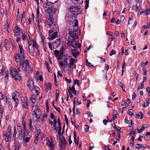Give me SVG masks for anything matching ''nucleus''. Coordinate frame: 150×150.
<instances>
[{"label": "nucleus", "mask_w": 150, "mask_h": 150, "mask_svg": "<svg viewBox=\"0 0 150 150\" xmlns=\"http://www.w3.org/2000/svg\"><path fill=\"white\" fill-rule=\"evenodd\" d=\"M20 71L19 67H17V69L13 68V67H11L9 70V73L11 77L13 78L15 80L19 81L21 79V76L19 73Z\"/></svg>", "instance_id": "1"}, {"label": "nucleus", "mask_w": 150, "mask_h": 150, "mask_svg": "<svg viewBox=\"0 0 150 150\" xmlns=\"http://www.w3.org/2000/svg\"><path fill=\"white\" fill-rule=\"evenodd\" d=\"M18 132V138L20 140L28 136L29 134H30L28 131H25V129L23 130L22 127L18 125L17 127Z\"/></svg>", "instance_id": "2"}, {"label": "nucleus", "mask_w": 150, "mask_h": 150, "mask_svg": "<svg viewBox=\"0 0 150 150\" xmlns=\"http://www.w3.org/2000/svg\"><path fill=\"white\" fill-rule=\"evenodd\" d=\"M22 64V69L23 71L29 73L32 72L33 70V66L30 64L29 61L28 59L24 60Z\"/></svg>", "instance_id": "3"}, {"label": "nucleus", "mask_w": 150, "mask_h": 150, "mask_svg": "<svg viewBox=\"0 0 150 150\" xmlns=\"http://www.w3.org/2000/svg\"><path fill=\"white\" fill-rule=\"evenodd\" d=\"M34 107L35 109L32 114V118L36 120L37 119H40L42 114L39 105H36Z\"/></svg>", "instance_id": "4"}, {"label": "nucleus", "mask_w": 150, "mask_h": 150, "mask_svg": "<svg viewBox=\"0 0 150 150\" xmlns=\"http://www.w3.org/2000/svg\"><path fill=\"white\" fill-rule=\"evenodd\" d=\"M12 136L11 126L8 125L7 131L3 132V137L6 142H8L11 139Z\"/></svg>", "instance_id": "5"}, {"label": "nucleus", "mask_w": 150, "mask_h": 150, "mask_svg": "<svg viewBox=\"0 0 150 150\" xmlns=\"http://www.w3.org/2000/svg\"><path fill=\"white\" fill-rule=\"evenodd\" d=\"M14 58L15 61L17 64H22L24 61L25 55L16 53L14 54Z\"/></svg>", "instance_id": "6"}, {"label": "nucleus", "mask_w": 150, "mask_h": 150, "mask_svg": "<svg viewBox=\"0 0 150 150\" xmlns=\"http://www.w3.org/2000/svg\"><path fill=\"white\" fill-rule=\"evenodd\" d=\"M12 99L14 100L16 103L15 106L16 107L19 104V100L18 98L19 97L20 94L17 91H15L11 94Z\"/></svg>", "instance_id": "7"}, {"label": "nucleus", "mask_w": 150, "mask_h": 150, "mask_svg": "<svg viewBox=\"0 0 150 150\" xmlns=\"http://www.w3.org/2000/svg\"><path fill=\"white\" fill-rule=\"evenodd\" d=\"M69 10L72 13L75 14H80L82 11L81 9L75 6H71L69 8Z\"/></svg>", "instance_id": "8"}, {"label": "nucleus", "mask_w": 150, "mask_h": 150, "mask_svg": "<svg viewBox=\"0 0 150 150\" xmlns=\"http://www.w3.org/2000/svg\"><path fill=\"white\" fill-rule=\"evenodd\" d=\"M54 18L50 17L47 19L46 24L49 25L51 29H53L56 26L55 23H54Z\"/></svg>", "instance_id": "9"}, {"label": "nucleus", "mask_w": 150, "mask_h": 150, "mask_svg": "<svg viewBox=\"0 0 150 150\" xmlns=\"http://www.w3.org/2000/svg\"><path fill=\"white\" fill-rule=\"evenodd\" d=\"M68 43L69 45L74 48L77 47L79 48L81 47V44L79 43L78 45H77V42L75 39H73L71 41L69 40Z\"/></svg>", "instance_id": "10"}, {"label": "nucleus", "mask_w": 150, "mask_h": 150, "mask_svg": "<svg viewBox=\"0 0 150 150\" xmlns=\"http://www.w3.org/2000/svg\"><path fill=\"white\" fill-rule=\"evenodd\" d=\"M27 85L31 91H33L34 90L35 86L34 85L33 81L31 78L28 79Z\"/></svg>", "instance_id": "11"}, {"label": "nucleus", "mask_w": 150, "mask_h": 150, "mask_svg": "<svg viewBox=\"0 0 150 150\" xmlns=\"http://www.w3.org/2000/svg\"><path fill=\"white\" fill-rule=\"evenodd\" d=\"M36 134L35 137L40 139H42L44 137V134L42 132L41 130L39 128H36Z\"/></svg>", "instance_id": "12"}, {"label": "nucleus", "mask_w": 150, "mask_h": 150, "mask_svg": "<svg viewBox=\"0 0 150 150\" xmlns=\"http://www.w3.org/2000/svg\"><path fill=\"white\" fill-rule=\"evenodd\" d=\"M28 137H26L24 138L23 139V145L25 147L28 146L27 143L28 142L30 139V138L31 137V134H29Z\"/></svg>", "instance_id": "13"}, {"label": "nucleus", "mask_w": 150, "mask_h": 150, "mask_svg": "<svg viewBox=\"0 0 150 150\" xmlns=\"http://www.w3.org/2000/svg\"><path fill=\"white\" fill-rule=\"evenodd\" d=\"M49 33L50 36L51 38V40L55 38L57 35V32H54L53 30H49Z\"/></svg>", "instance_id": "14"}, {"label": "nucleus", "mask_w": 150, "mask_h": 150, "mask_svg": "<svg viewBox=\"0 0 150 150\" xmlns=\"http://www.w3.org/2000/svg\"><path fill=\"white\" fill-rule=\"evenodd\" d=\"M21 104L22 107L23 108H28V105L27 103V99L26 98L24 97H22L21 98Z\"/></svg>", "instance_id": "15"}, {"label": "nucleus", "mask_w": 150, "mask_h": 150, "mask_svg": "<svg viewBox=\"0 0 150 150\" xmlns=\"http://www.w3.org/2000/svg\"><path fill=\"white\" fill-rule=\"evenodd\" d=\"M45 91L46 92H51L52 89V84L50 82H46L45 84Z\"/></svg>", "instance_id": "16"}, {"label": "nucleus", "mask_w": 150, "mask_h": 150, "mask_svg": "<svg viewBox=\"0 0 150 150\" xmlns=\"http://www.w3.org/2000/svg\"><path fill=\"white\" fill-rule=\"evenodd\" d=\"M18 54L25 55V51L23 46L21 44H19L18 45Z\"/></svg>", "instance_id": "17"}, {"label": "nucleus", "mask_w": 150, "mask_h": 150, "mask_svg": "<svg viewBox=\"0 0 150 150\" xmlns=\"http://www.w3.org/2000/svg\"><path fill=\"white\" fill-rule=\"evenodd\" d=\"M4 46L6 50H8L10 49V43L9 40L7 39H5L4 42Z\"/></svg>", "instance_id": "18"}, {"label": "nucleus", "mask_w": 150, "mask_h": 150, "mask_svg": "<svg viewBox=\"0 0 150 150\" xmlns=\"http://www.w3.org/2000/svg\"><path fill=\"white\" fill-rule=\"evenodd\" d=\"M60 44V39H57L55 41L53 42L52 45L54 48L56 49L58 47Z\"/></svg>", "instance_id": "19"}, {"label": "nucleus", "mask_w": 150, "mask_h": 150, "mask_svg": "<svg viewBox=\"0 0 150 150\" xmlns=\"http://www.w3.org/2000/svg\"><path fill=\"white\" fill-rule=\"evenodd\" d=\"M14 35L15 36H18L20 35V30L18 26H16L15 29L13 30Z\"/></svg>", "instance_id": "20"}, {"label": "nucleus", "mask_w": 150, "mask_h": 150, "mask_svg": "<svg viewBox=\"0 0 150 150\" xmlns=\"http://www.w3.org/2000/svg\"><path fill=\"white\" fill-rule=\"evenodd\" d=\"M140 4V3L139 2H137L135 5H133L132 6V10L134 11H137L139 8Z\"/></svg>", "instance_id": "21"}, {"label": "nucleus", "mask_w": 150, "mask_h": 150, "mask_svg": "<svg viewBox=\"0 0 150 150\" xmlns=\"http://www.w3.org/2000/svg\"><path fill=\"white\" fill-rule=\"evenodd\" d=\"M64 67V71L65 72H67L68 74H70L72 71V67L70 66Z\"/></svg>", "instance_id": "22"}, {"label": "nucleus", "mask_w": 150, "mask_h": 150, "mask_svg": "<svg viewBox=\"0 0 150 150\" xmlns=\"http://www.w3.org/2000/svg\"><path fill=\"white\" fill-rule=\"evenodd\" d=\"M28 52L30 55L33 56L34 55L35 50L34 48L33 47L32 45L29 46Z\"/></svg>", "instance_id": "23"}, {"label": "nucleus", "mask_w": 150, "mask_h": 150, "mask_svg": "<svg viewBox=\"0 0 150 150\" xmlns=\"http://www.w3.org/2000/svg\"><path fill=\"white\" fill-rule=\"evenodd\" d=\"M46 145L50 148H51L52 150H53L54 147V144L52 141V140L50 141L49 139L47 140L46 142Z\"/></svg>", "instance_id": "24"}, {"label": "nucleus", "mask_w": 150, "mask_h": 150, "mask_svg": "<svg viewBox=\"0 0 150 150\" xmlns=\"http://www.w3.org/2000/svg\"><path fill=\"white\" fill-rule=\"evenodd\" d=\"M135 133L136 132L135 130H132L129 132V136L131 137V140L132 142L134 140Z\"/></svg>", "instance_id": "25"}, {"label": "nucleus", "mask_w": 150, "mask_h": 150, "mask_svg": "<svg viewBox=\"0 0 150 150\" xmlns=\"http://www.w3.org/2000/svg\"><path fill=\"white\" fill-rule=\"evenodd\" d=\"M25 13V11H23V12L21 14L22 16L21 18V23L23 24L25 23L26 21V19L24 16Z\"/></svg>", "instance_id": "26"}, {"label": "nucleus", "mask_w": 150, "mask_h": 150, "mask_svg": "<svg viewBox=\"0 0 150 150\" xmlns=\"http://www.w3.org/2000/svg\"><path fill=\"white\" fill-rule=\"evenodd\" d=\"M71 52L73 57L75 58L79 54V52H77L76 53V49L75 50L72 49Z\"/></svg>", "instance_id": "27"}, {"label": "nucleus", "mask_w": 150, "mask_h": 150, "mask_svg": "<svg viewBox=\"0 0 150 150\" xmlns=\"http://www.w3.org/2000/svg\"><path fill=\"white\" fill-rule=\"evenodd\" d=\"M144 116L143 114L141 112H139L136 114V117L138 119H142Z\"/></svg>", "instance_id": "28"}, {"label": "nucleus", "mask_w": 150, "mask_h": 150, "mask_svg": "<svg viewBox=\"0 0 150 150\" xmlns=\"http://www.w3.org/2000/svg\"><path fill=\"white\" fill-rule=\"evenodd\" d=\"M55 9L53 8H47L46 10V12L48 13L49 14L50 13H53L54 12H55Z\"/></svg>", "instance_id": "29"}, {"label": "nucleus", "mask_w": 150, "mask_h": 150, "mask_svg": "<svg viewBox=\"0 0 150 150\" xmlns=\"http://www.w3.org/2000/svg\"><path fill=\"white\" fill-rule=\"evenodd\" d=\"M133 17V15H131L129 16V21L128 24L129 25L131 24L132 23L134 22Z\"/></svg>", "instance_id": "30"}, {"label": "nucleus", "mask_w": 150, "mask_h": 150, "mask_svg": "<svg viewBox=\"0 0 150 150\" xmlns=\"http://www.w3.org/2000/svg\"><path fill=\"white\" fill-rule=\"evenodd\" d=\"M32 42V46H33V47L34 48H35L36 49H38V45L36 44L35 41L34 40H33Z\"/></svg>", "instance_id": "31"}, {"label": "nucleus", "mask_w": 150, "mask_h": 150, "mask_svg": "<svg viewBox=\"0 0 150 150\" xmlns=\"http://www.w3.org/2000/svg\"><path fill=\"white\" fill-rule=\"evenodd\" d=\"M21 32L22 34V39L23 40H25L26 39V37L25 35V30L23 29H21Z\"/></svg>", "instance_id": "32"}, {"label": "nucleus", "mask_w": 150, "mask_h": 150, "mask_svg": "<svg viewBox=\"0 0 150 150\" xmlns=\"http://www.w3.org/2000/svg\"><path fill=\"white\" fill-rule=\"evenodd\" d=\"M106 33L108 36H111V38L110 37H109V38L110 39V41H112L115 38V37L112 35L113 34L112 33L107 32Z\"/></svg>", "instance_id": "33"}, {"label": "nucleus", "mask_w": 150, "mask_h": 150, "mask_svg": "<svg viewBox=\"0 0 150 150\" xmlns=\"http://www.w3.org/2000/svg\"><path fill=\"white\" fill-rule=\"evenodd\" d=\"M6 103L8 105L12 104L11 99L7 96H6Z\"/></svg>", "instance_id": "34"}, {"label": "nucleus", "mask_w": 150, "mask_h": 150, "mask_svg": "<svg viewBox=\"0 0 150 150\" xmlns=\"http://www.w3.org/2000/svg\"><path fill=\"white\" fill-rule=\"evenodd\" d=\"M75 62V59H74L71 58L69 60V63L68 64V66H70L71 67L73 66Z\"/></svg>", "instance_id": "35"}, {"label": "nucleus", "mask_w": 150, "mask_h": 150, "mask_svg": "<svg viewBox=\"0 0 150 150\" xmlns=\"http://www.w3.org/2000/svg\"><path fill=\"white\" fill-rule=\"evenodd\" d=\"M147 125L146 124H144L142 125L140 130L138 129V133H139L141 132L144 131Z\"/></svg>", "instance_id": "36"}, {"label": "nucleus", "mask_w": 150, "mask_h": 150, "mask_svg": "<svg viewBox=\"0 0 150 150\" xmlns=\"http://www.w3.org/2000/svg\"><path fill=\"white\" fill-rule=\"evenodd\" d=\"M81 83V82L80 80L77 79H75L74 81V85L75 84H77V86H79Z\"/></svg>", "instance_id": "37"}, {"label": "nucleus", "mask_w": 150, "mask_h": 150, "mask_svg": "<svg viewBox=\"0 0 150 150\" xmlns=\"http://www.w3.org/2000/svg\"><path fill=\"white\" fill-rule=\"evenodd\" d=\"M32 121L31 119H30L29 123V128L30 130L31 131H33L34 130V128L32 125Z\"/></svg>", "instance_id": "38"}, {"label": "nucleus", "mask_w": 150, "mask_h": 150, "mask_svg": "<svg viewBox=\"0 0 150 150\" xmlns=\"http://www.w3.org/2000/svg\"><path fill=\"white\" fill-rule=\"evenodd\" d=\"M34 90L35 91V93L37 95H38L40 93V88L38 86H35L34 87Z\"/></svg>", "instance_id": "39"}, {"label": "nucleus", "mask_w": 150, "mask_h": 150, "mask_svg": "<svg viewBox=\"0 0 150 150\" xmlns=\"http://www.w3.org/2000/svg\"><path fill=\"white\" fill-rule=\"evenodd\" d=\"M47 115L45 113L43 114L41 118V120L42 122H45L47 119Z\"/></svg>", "instance_id": "40"}, {"label": "nucleus", "mask_w": 150, "mask_h": 150, "mask_svg": "<svg viewBox=\"0 0 150 150\" xmlns=\"http://www.w3.org/2000/svg\"><path fill=\"white\" fill-rule=\"evenodd\" d=\"M27 40L29 46L32 45V42L30 36L28 35V37L27 38Z\"/></svg>", "instance_id": "41"}, {"label": "nucleus", "mask_w": 150, "mask_h": 150, "mask_svg": "<svg viewBox=\"0 0 150 150\" xmlns=\"http://www.w3.org/2000/svg\"><path fill=\"white\" fill-rule=\"evenodd\" d=\"M118 85L119 86H120L122 88V90H123L124 91H125V90L124 88V87H125L124 85L122 84V83L121 82H118Z\"/></svg>", "instance_id": "42"}, {"label": "nucleus", "mask_w": 150, "mask_h": 150, "mask_svg": "<svg viewBox=\"0 0 150 150\" xmlns=\"http://www.w3.org/2000/svg\"><path fill=\"white\" fill-rule=\"evenodd\" d=\"M63 52H61L59 53V55H57L58 59L59 60H61L63 57Z\"/></svg>", "instance_id": "43"}, {"label": "nucleus", "mask_w": 150, "mask_h": 150, "mask_svg": "<svg viewBox=\"0 0 150 150\" xmlns=\"http://www.w3.org/2000/svg\"><path fill=\"white\" fill-rule=\"evenodd\" d=\"M45 65L46 67L47 68V69H48V71L49 72H50V69L49 67V63L47 61H45Z\"/></svg>", "instance_id": "44"}, {"label": "nucleus", "mask_w": 150, "mask_h": 150, "mask_svg": "<svg viewBox=\"0 0 150 150\" xmlns=\"http://www.w3.org/2000/svg\"><path fill=\"white\" fill-rule=\"evenodd\" d=\"M150 10L149 9H147L145 11H142V12L144 13V15L145 16H147V15L150 13Z\"/></svg>", "instance_id": "45"}, {"label": "nucleus", "mask_w": 150, "mask_h": 150, "mask_svg": "<svg viewBox=\"0 0 150 150\" xmlns=\"http://www.w3.org/2000/svg\"><path fill=\"white\" fill-rule=\"evenodd\" d=\"M126 65V62H124L123 63V64L122 67V75H123V72L125 71V68Z\"/></svg>", "instance_id": "46"}, {"label": "nucleus", "mask_w": 150, "mask_h": 150, "mask_svg": "<svg viewBox=\"0 0 150 150\" xmlns=\"http://www.w3.org/2000/svg\"><path fill=\"white\" fill-rule=\"evenodd\" d=\"M109 133L110 135H112L113 137H115L116 135V133L113 130L109 131Z\"/></svg>", "instance_id": "47"}, {"label": "nucleus", "mask_w": 150, "mask_h": 150, "mask_svg": "<svg viewBox=\"0 0 150 150\" xmlns=\"http://www.w3.org/2000/svg\"><path fill=\"white\" fill-rule=\"evenodd\" d=\"M142 71L143 75L144 76H145L146 75V68L144 67H142Z\"/></svg>", "instance_id": "48"}, {"label": "nucleus", "mask_w": 150, "mask_h": 150, "mask_svg": "<svg viewBox=\"0 0 150 150\" xmlns=\"http://www.w3.org/2000/svg\"><path fill=\"white\" fill-rule=\"evenodd\" d=\"M69 90L70 91H72V92H74V91L75 90L74 85L73 86L71 87L69 86Z\"/></svg>", "instance_id": "49"}, {"label": "nucleus", "mask_w": 150, "mask_h": 150, "mask_svg": "<svg viewBox=\"0 0 150 150\" xmlns=\"http://www.w3.org/2000/svg\"><path fill=\"white\" fill-rule=\"evenodd\" d=\"M8 71L7 72V73L6 74V75H5V81H6V82L8 81V77H9L8 74L9 73V72H8Z\"/></svg>", "instance_id": "50"}, {"label": "nucleus", "mask_w": 150, "mask_h": 150, "mask_svg": "<svg viewBox=\"0 0 150 150\" xmlns=\"http://www.w3.org/2000/svg\"><path fill=\"white\" fill-rule=\"evenodd\" d=\"M146 105H145V103H144V105H143L144 107L146 108L149 105L150 103V98H149L148 100L146 101Z\"/></svg>", "instance_id": "51"}, {"label": "nucleus", "mask_w": 150, "mask_h": 150, "mask_svg": "<svg viewBox=\"0 0 150 150\" xmlns=\"http://www.w3.org/2000/svg\"><path fill=\"white\" fill-rule=\"evenodd\" d=\"M68 59L67 58H66L64 60V67L68 66V63L67 62Z\"/></svg>", "instance_id": "52"}, {"label": "nucleus", "mask_w": 150, "mask_h": 150, "mask_svg": "<svg viewBox=\"0 0 150 150\" xmlns=\"http://www.w3.org/2000/svg\"><path fill=\"white\" fill-rule=\"evenodd\" d=\"M128 113L131 116H132L134 115L133 110L132 109L129 110L128 112Z\"/></svg>", "instance_id": "53"}, {"label": "nucleus", "mask_w": 150, "mask_h": 150, "mask_svg": "<svg viewBox=\"0 0 150 150\" xmlns=\"http://www.w3.org/2000/svg\"><path fill=\"white\" fill-rule=\"evenodd\" d=\"M116 53V51L114 50H111L110 53V55L111 56L115 54Z\"/></svg>", "instance_id": "54"}, {"label": "nucleus", "mask_w": 150, "mask_h": 150, "mask_svg": "<svg viewBox=\"0 0 150 150\" xmlns=\"http://www.w3.org/2000/svg\"><path fill=\"white\" fill-rule=\"evenodd\" d=\"M59 94V91L58 89L56 90V99L57 100Z\"/></svg>", "instance_id": "55"}, {"label": "nucleus", "mask_w": 150, "mask_h": 150, "mask_svg": "<svg viewBox=\"0 0 150 150\" xmlns=\"http://www.w3.org/2000/svg\"><path fill=\"white\" fill-rule=\"evenodd\" d=\"M22 145V144L21 143H18L17 145L15 146L16 148H17V149L18 150L20 148H21V147Z\"/></svg>", "instance_id": "56"}, {"label": "nucleus", "mask_w": 150, "mask_h": 150, "mask_svg": "<svg viewBox=\"0 0 150 150\" xmlns=\"http://www.w3.org/2000/svg\"><path fill=\"white\" fill-rule=\"evenodd\" d=\"M41 42H42V44L43 47H44L45 45L44 38L42 36H41Z\"/></svg>", "instance_id": "57"}, {"label": "nucleus", "mask_w": 150, "mask_h": 150, "mask_svg": "<svg viewBox=\"0 0 150 150\" xmlns=\"http://www.w3.org/2000/svg\"><path fill=\"white\" fill-rule=\"evenodd\" d=\"M10 20L8 18H7L6 21V26L7 28H9L10 25Z\"/></svg>", "instance_id": "58"}, {"label": "nucleus", "mask_w": 150, "mask_h": 150, "mask_svg": "<svg viewBox=\"0 0 150 150\" xmlns=\"http://www.w3.org/2000/svg\"><path fill=\"white\" fill-rule=\"evenodd\" d=\"M118 112L117 110H114L113 112V115L117 117L118 116Z\"/></svg>", "instance_id": "59"}, {"label": "nucleus", "mask_w": 150, "mask_h": 150, "mask_svg": "<svg viewBox=\"0 0 150 150\" xmlns=\"http://www.w3.org/2000/svg\"><path fill=\"white\" fill-rule=\"evenodd\" d=\"M52 120H53L54 122L53 126L54 127H55V125H57V120L55 118L53 119Z\"/></svg>", "instance_id": "60"}, {"label": "nucleus", "mask_w": 150, "mask_h": 150, "mask_svg": "<svg viewBox=\"0 0 150 150\" xmlns=\"http://www.w3.org/2000/svg\"><path fill=\"white\" fill-rule=\"evenodd\" d=\"M86 65L90 67L91 66H93V65H92L91 63L88 62V59L86 60Z\"/></svg>", "instance_id": "61"}, {"label": "nucleus", "mask_w": 150, "mask_h": 150, "mask_svg": "<svg viewBox=\"0 0 150 150\" xmlns=\"http://www.w3.org/2000/svg\"><path fill=\"white\" fill-rule=\"evenodd\" d=\"M22 125L23 127V129H24V130H25V122L24 120H23V121H22Z\"/></svg>", "instance_id": "62"}, {"label": "nucleus", "mask_w": 150, "mask_h": 150, "mask_svg": "<svg viewBox=\"0 0 150 150\" xmlns=\"http://www.w3.org/2000/svg\"><path fill=\"white\" fill-rule=\"evenodd\" d=\"M59 53H60V52H59V51L57 50H55L54 51V54L56 56H57V55H59Z\"/></svg>", "instance_id": "63"}, {"label": "nucleus", "mask_w": 150, "mask_h": 150, "mask_svg": "<svg viewBox=\"0 0 150 150\" xmlns=\"http://www.w3.org/2000/svg\"><path fill=\"white\" fill-rule=\"evenodd\" d=\"M87 114L88 116V117H91L93 116V115L91 112L90 111H88L87 112Z\"/></svg>", "instance_id": "64"}]
</instances>
